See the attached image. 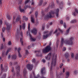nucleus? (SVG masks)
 Wrapping results in <instances>:
<instances>
[{"label": "nucleus", "mask_w": 78, "mask_h": 78, "mask_svg": "<svg viewBox=\"0 0 78 78\" xmlns=\"http://www.w3.org/2000/svg\"><path fill=\"white\" fill-rule=\"evenodd\" d=\"M1 70L2 71H3L4 69L3 68V65L1 64Z\"/></svg>", "instance_id": "obj_36"}, {"label": "nucleus", "mask_w": 78, "mask_h": 78, "mask_svg": "<svg viewBox=\"0 0 78 78\" xmlns=\"http://www.w3.org/2000/svg\"><path fill=\"white\" fill-rule=\"evenodd\" d=\"M56 2L57 4L59 5V0H56Z\"/></svg>", "instance_id": "obj_41"}, {"label": "nucleus", "mask_w": 78, "mask_h": 78, "mask_svg": "<svg viewBox=\"0 0 78 78\" xmlns=\"http://www.w3.org/2000/svg\"><path fill=\"white\" fill-rule=\"evenodd\" d=\"M30 78H40L39 76V75L37 74V77L35 76V74H34V71L33 72L32 74L30 75ZM41 78H46L45 77H44V76H41Z\"/></svg>", "instance_id": "obj_6"}, {"label": "nucleus", "mask_w": 78, "mask_h": 78, "mask_svg": "<svg viewBox=\"0 0 78 78\" xmlns=\"http://www.w3.org/2000/svg\"><path fill=\"white\" fill-rule=\"evenodd\" d=\"M20 11L21 12H23V13L25 12V10H20Z\"/></svg>", "instance_id": "obj_54"}, {"label": "nucleus", "mask_w": 78, "mask_h": 78, "mask_svg": "<svg viewBox=\"0 0 78 78\" xmlns=\"http://www.w3.org/2000/svg\"><path fill=\"white\" fill-rule=\"evenodd\" d=\"M66 50V48L65 47H64L63 48V49H62V51H65V50Z\"/></svg>", "instance_id": "obj_58"}, {"label": "nucleus", "mask_w": 78, "mask_h": 78, "mask_svg": "<svg viewBox=\"0 0 78 78\" xmlns=\"http://www.w3.org/2000/svg\"><path fill=\"white\" fill-rule=\"evenodd\" d=\"M50 50H51V48L50 46H47L43 50V52L44 53H48Z\"/></svg>", "instance_id": "obj_7"}, {"label": "nucleus", "mask_w": 78, "mask_h": 78, "mask_svg": "<svg viewBox=\"0 0 78 78\" xmlns=\"http://www.w3.org/2000/svg\"><path fill=\"white\" fill-rule=\"evenodd\" d=\"M27 71L26 70V69H24L23 71V76L24 78H27V77H25L26 76H27Z\"/></svg>", "instance_id": "obj_15"}, {"label": "nucleus", "mask_w": 78, "mask_h": 78, "mask_svg": "<svg viewBox=\"0 0 78 78\" xmlns=\"http://www.w3.org/2000/svg\"><path fill=\"white\" fill-rule=\"evenodd\" d=\"M71 58H74V54L73 53H72L71 54Z\"/></svg>", "instance_id": "obj_46"}, {"label": "nucleus", "mask_w": 78, "mask_h": 78, "mask_svg": "<svg viewBox=\"0 0 78 78\" xmlns=\"http://www.w3.org/2000/svg\"><path fill=\"white\" fill-rule=\"evenodd\" d=\"M52 23H53L52 22H51V23H50V24H49V25H48V24L47 25V28H48V27H49V25H52Z\"/></svg>", "instance_id": "obj_39"}, {"label": "nucleus", "mask_w": 78, "mask_h": 78, "mask_svg": "<svg viewBox=\"0 0 78 78\" xmlns=\"http://www.w3.org/2000/svg\"><path fill=\"white\" fill-rule=\"evenodd\" d=\"M38 14V12H36L35 14V18H37V14Z\"/></svg>", "instance_id": "obj_38"}, {"label": "nucleus", "mask_w": 78, "mask_h": 78, "mask_svg": "<svg viewBox=\"0 0 78 78\" xmlns=\"http://www.w3.org/2000/svg\"><path fill=\"white\" fill-rule=\"evenodd\" d=\"M73 40V38L71 37L69 39V40L66 39L64 41V38H62L61 39V46H62L64 43L67 44V45H72L73 44V42L72 41Z\"/></svg>", "instance_id": "obj_1"}, {"label": "nucleus", "mask_w": 78, "mask_h": 78, "mask_svg": "<svg viewBox=\"0 0 78 78\" xmlns=\"http://www.w3.org/2000/svg\"><path fill=\"white\" fill-rule=\"evenodd\" d=\"M51 53H50L46 57V59H48V60H50V58H51Z\"/></svg>", "instance_id": "obj_18"}, {"label": "nucleus", "mask_w": 78, "mask_h": 78, "mask_svg": "<svg viewBox=\"0 0 78 78\" xmlns=\"http://www.w3.org/2000/svg\"><path fill=\"white\" fill-rule=\"evenodd\" d=\"M28 54V52L27 50L26 51L25 55L26 56H27V55Z\"/></svg>", "instance_id": "obj_44"}, {"label": "nucleus", "mask_w": 78, "mask_h": 78, "mask_svg": "<svg viewBox=\"0 0 78 78\" xmlns=\"http://www.w3.org/2000/svg\"><path fill=\"white\" fill-rule=\"evenodd\" d=\"M35 59H33V60H32L33 62H35Z\"/></svg>", "instance_id": "obj_60"}, {"label": "nucleus", "mask_w": 78, "mask_h": 78, "mask_svg": "<svg viewBox=\"0 0 78 78\" xmlns=\"http://www.w3.org/2000/svg\"><path fill=\"white\" fill-rule=\"evenodd\" d=\"M7 17L8 18V19H11V17H10V15L9 14L7 15Z\"/></svg>", "instance_id": "obj_37"}, {"label": "nucleus", "mask_w": 78, "mask_h": 78, "mask_svg": "<svg viewBox=\"0 0 78 78\" xmlns=\"http://www.w3.org/2000/svg\"><path fill=\"white\" fill-rule=\"evenodd\" d=\"M77 13H78V10H76L73 12L72 14L73 16H76L77 15Z\"/></svg>", "instance_id": "obj_17"}, {"label": "nucleus", "mask_w": 78, "mask_h": 78, "mask_svg": "<svg viewBox=\"0 0 78 78\" xmlns=\"http://www.w3.org/2000/svg\"><path fill=\"white\" fill-rule=\"evenodd\" d=\"M20 20V17H18L16 19V22H18Z\"/></svg>", "instance_id": "obj_32"}, {"label": "nucleus", "mask_w": 78, "mask_h": 78, "mask_svg": "<svg viewBox=\"0 0 78 78\" xmlns=\"http://www.w3.org/2000/svg\"><path fill=\"white\" fill-rule=\"evenodd\" d=\"M3 48V45L2 44V46H1V49L2 50Z\"/></svg>", "instance_id": "obj_47"}, {"label": "nucleus", "mask_w": 78, "mask_h": 78, "mask_svg": "<svg viewBox=\"0 0 78 78\" xmlns=\"http://www.w3.org/2000/svg\"><path fill=\"white\" fill-rule=\"evenodd\" d=\"M10 50H11V48H9L7 51L6 53H5V51H2V56H6L8 55V53H9L10 51Z\"/></svg>", "instance_id": "obj_9"}, {"label": "nucleus", "mask_w": 78, "mask_h": 78, "mask_svg": "<svg viewBox=\"0 0 78 78\" xmlns=\"http://www.w3.org/2000/svg\"><path fill=\"white\" fill-rule=\"evenodd\" d=\"M65 56L66 58V59H67L68 58V57H69V53H66L65 55Z\"/></svg>", "instance_id": "obj_30"}, {"label": "nucleus", "mask_w": 78, "mask_h": 78, "mask_svg": "<svg viewBox=\"0 0 78 78\" xmlns=\"http://www.w3.org/2000/svg\"><path fill=\"white\" fill-rule=\"evenodd\" d=\"M28 6L27 5H25L24 7V8L25 9H26V8H28Z\"/></svg>", "instance_id": "obj_45"}, {"label": "nucleus", "mask_w": 78, "mask_h": 78, "mask_svg": "<svg viewBox=\"0 0 78 78\" xmlns=\"http://www.w3.org/2000/svg\"><path fill=\"white\" fill-rule=\"evenodd\" d=\"M44 29H45V26H43L42 28V31H44Z\"/></svg>", "instance_id": "obj_49"}, {"label": "nucleus", "mask_w": 78, "mask_h": 78, "mask_svg": "<svg viewBox=\"0 0 78 78\" xmlns=\"http://www.w3.org/2000/svg\"><path fill=\"white\" fill-rule=\"evenodd\" d=\"M45 68H42L41 70V73L42 75H44V74H45V73L46 71L45 70Z\"/></svg>", "instance_id": "obj_16"}, {"label": "nucleus", "mask_w": 78, "mask_h": 78, "mask_svg": "<svg viewBox=\"0 0 78 78\" xmlns=\"http://www.w3.org/2000/svg\"><path fill=\"white\" fill-rule=\"evenodd\" d=\"M70 28H68V29H67L66 31V32L65 34V35H67V34H69V31H70Z\"/></svg>", "instance_id": "obj_21"}, {"label": "nucleus", "mask_w": 78, "mask_h": 78, "mask_svg": "<svg viewBox=\"0 0 78 78\" xmlns=\"http://www.w3.org/2000/svg\"><path fill=\"white\" fill-rule=\"evenodd\" d=\"M71 23H76V19L73 20L71 21Z\"/></svg>", "instance_id": "obj_31"}, {"label": "nucleus", "mask_w": 78, "mask_h": 78, "mask_svg": "<svg viewBox=\"0 0 78 78\" xmlns=\"http://www.w3.org/2000/svg\"><path fill=\"white\" fill-rule=\"evenodd\" d=\"M42 62H43L44 63V62H45V60L43 59L42 60Z\"/></svg>", "instance_id": "obj_59"}, {"label": "nucleus", "mask_w": 78, "mask_h": 78, "mask_svg": "<svg viewBox=\"0 0 78 78\" xmlns=\"http://www.w3.org/2000/svg\"><path fill=\"white\" fill-rule=\"evenodd\" d=\"M58 13H59V10H56L55 14L56 16L57 17H58Z\"/></svg>", "instance_id": "obj_25"}, {"label": "nucleus", "mask_w": 78, "mask_h": 78, "mask_svg": "<svg viewBox=\"0 0 78 78\" xmlns=\"http://www.w3.org/2000/svg\"><path fill=\"white\" fill-rule=\"evenodd\" d=\"M5 23V24H6V29L7 30H10V27H11V24L7 23Z\"/></svg>", "instance_id": "obj_13"}, {"label": "nucleus", "mask_w": 78, "mask_h": 78, "mask_svg": "<svg viewBox=\"0 0 78 78\" xmlns=\"http://www.w3.org/2000/svg\"><path fill=\"white\" fill-rule=\"evenodd\" d=\"M31 32L34 34H36L37 33V30L36 29L34 28L32 30Z\"/></svg>", "instance_id": "obj_19"}, {"label": "nucleus", "mask_w": 78, "mask_h": 78, "mask_svg": "<svg viewBox=\"0 0 78 78\" xmlns=\"http://www.w3.org/2000/svg\"><path fill=\"white\" fill-rule=\"evenodd\" d=\"M66 20H69V17H67L66 18Z\"/></svg>", "instance_id": "obj_61"}, {"label": "nucleus", "mask_w": 78, "mask_h": 78, "mask_svg": "<svg viewBox=\"0 0 78 78\" xmlns=\"http://www.w3.org/2000/svg\"><path fill=\"white\" fill-rule=\"evenodd\" d=\"M66 78H67L69 76V72H66Z\"/></svg>", "instance_id": "obj_24"}, {"label": "nucleus", "mask_w": 78, "mask_h": 78, "mask_svg": "<svg viewBox=\"0 0 78 78\" xmlns=\"http://www.w3.org/2000/svg\"><path fill=\"white\" fill-rule=\"evenodd\" d=\"M6 77V74H5L2 78H5V77Z\"/></svg>", "instance_id": "obj_51"}, {"label": "nucleus", "mask_w": 78, "mask_h": 78, "mask_svg": "<svg viewBox=\"0 0 78 78\" xmlns=\"http://www.w3.org/2000/svg\"><path fill=\"white\" fill-rule=\"evenodd\" d=\"M31 21L32 23H34V17H31Z\"/></svg>", "instance_id": "obj_27"}, {"label": "nucleus", "mask_w": 78, "mask_h": 78, "mask_svg": "<svg viewBox=\"0 0 78 78\" xmlns=\"http://www.w3.org/2000/svg\"><path fill=\"white\" fill-rule=\"evenodd\" d=\"M75 58H76V59H78V54H77L76 55Z\"/></svg>", "instance_id": "obj_50"}, {"label": "nucleus", "mask_w": 78, "mask_h": 78, "mask_svg": "<svg viewBox=\"0 0 78 78\" xmlns=\"http://www.w3.org/2000/svg\"><path fill=\"white\" fill-rule=\"evenodd\" d=\"M52 31H51L50 32L49 34V32L48 31H45L44 32V34L43 36V39H46V38L50 36V35L52 33Z\"/></svg>", "instance_id": "obj_3"}, {"label": "nucleus", "mask_w": 78, "mask_h": 78, "mask_svg": "<svg viewBox=\"0 0 78 78\" xmlns=\"http://www.w3.org/2000/svg\"><path fill=\"white\" fill-rule=\"evenodd\" d=\"M63 26L65 28H66V23H63Z\"/></svg>", "instance_id": "obj_48"}, {"label": "nucleus", "mask_w": 78, "mask_h": 78, "mask_svg": "<svg viewBox=\"0 0 78 78\" xmlns=\"http://www.w3.org/2000/svg\"><path fill=\"white\" fill-rule=\"evenodd\" d=\"M2 32H4V31H5V27H3L2 28Z\"/></svg>", "instance_id": "obj_52"}, {"label": "nucleus", "mask_w": 78, "mask_h": 78, "mask_svg": "<svg viewBox=\"0 0 78 78\" xmlns=\"http://www.w3.org/2000/svg\"><path fill=\"white\" fill-rule=\"evenodd\" d=\"M21 37H20V42L21 43V45H23V36H22V32L20 33Z\"/></svg>", "instance_id": "obj_11"}, {"label": "nucleus", "mask_w": 78, "mask_h": 78, "mask_svg": "<svg viewBox=\"0 0 78 78\" xmlns=\"http://www.w3.org/2000/svg\"><path fill=\"white\" fill-rule=\"evenodd\" d=\"M78 73V70H75L74 72V73L75 75H76Z\"/></svg>", "instance_id": "obj_40"}, {"label": "nucleus", "mask_w": 78, "mask_h": 78, "mask_svg": "<svg viewBox=\"0 0 78 78\" xmlns=\"http://www.w3.org/2000/svg\"><path fill=\"white\" fill-rule=\"evenodd\" d=\"M59 32H60L61 33H63V31L61 29L58 28V29H56V30L54 32V34H55L56 35H57V36H58L59 34H60V33H59Z\"/></svg>", "instance_id": "obj_5"}, {"label": "nucleus", "mask_w": 78, "mask_h": 78, "mask_svg": "<svg viewBox=\"0 0 78 78\" xmlns=\"http://www.w3.org/2000/svg\"><path fill=\"white\" fill-rule=\"evenodd\" d=\"M55 12L53 11H52L51 12H49V15H47V16H45V19H47L48 18H51V14H54Z\"/></svg>", "instance_id": "obj_10"}, {"label": "nucleus", "mask_w": 78, "mask_h": 78, "mask_svg": "<svg viewBox=\"0 0 78 78\" xmlns=\"http://www.w3.org/2000/svg\"><path fill=\"white\" fill-rule=\"evenodd\" d=\"M60 23L62 24H63V21L62 20H61L60 21Z\"/></svg>", "instance_id": "obj_55"}, {"label": "nucleus", "mask_w": 78, "mask_h": 78, "mask_svg": "<svg viewBox=\"0 0 78 78\" xmlns=\"http://www.w3.org/2000/svg\"><path fill=\"white\" fill-rule=\"evenodd\" d=\"M51 8L52 9V8H55V4H54L53 3L52 4H51V6H50Z\"/></svg>", "instance_id": "obj_28"}, {"label": "nucleus", "mask_w": 78, "mask_h": 78, "mask_svg": "<svg viewBox=\"0 0 78 78\" xmlns=\"http://www.w3.org/2000/svg\"><path fill=\"white\" fill-rule=\"evenodd\" d=\"M30 24L29 23H28V31L27 32V34L28 36H29V37H30V40L32 41H34L36 40V38H32V37L30 34Z\"/></svg>", "instance_id": "obj_2"}, {"label": "nucleus", "mask_w": 78, "mask_h": 78, "mask_svg": "<svg viewBox=\"0 0 78 78\" xmlns=\"http://www.w3.org/2000/svg\"><path fill=\"white\" fill-rule=\"evenodd\" d=\"M62 66H63V64L62 63L61 64V65L60 66V68H61V67H62Z\"/></svg>", "instance_id": "obj_56"}, {"label": "nucleus", "mask_w": 78, "mask_h": 78, "mask_svg": "<svg viewBox=\"0 0 78 78\" xmlns=\"http://www.w3.org/2000/svg\"><path fill=\"white\" fill-rule=\"evenodd\" d=\"M16 76H20V74H19V72H20V67L19 66L16 69Z\"/></svg>", "instance_id": "obj_12"}, {"label": "nucleus", "mask_w": 78, "mask_h": 78, "mask_svg": "<svg viewBox=\"0 0 78 78\" xmlns=\"http://www.w3.org/2000/svg\"><path fill=\"white\" fill-rule=\"evenodd\" d=\"M32 67H33V66L31 65H30V64H28L27 65V69H29L30 70H32Z\"/></svg>", "instance_id": "obj_14"}, {"label": "nucleus", "mask_w": 78, "mask_h": 78, "mask_svg": "<svg viewBox=\"0 0 78 78\" xmlns=\"http://www.w3.org/2000/svg\"><path fill=\"white\" fill-rule=\"evenodd\" d=\"M19 10H23V9H21V5H19Z\"/></svg>", "instance_id": "obj_42"}, {"label": "nucleus", "mask_w": 78, "mask_h": 78, "mask_svg": "<svg viewBox=\"0 0 78 78\" xmlns=\"http://www.w3.org/2000/svg\"><path fill=\"white\" fill-rule=\"evenodd\" d=\"M23 20H24L25 21H27L28 20V18L26 17V16H24L23 17Z\"/></svg>", "instance_id": "obj_26"}, {"label": "nucleus", "mask_w": 78, "mask_h": 78, "mask_svg": "<svg viewBox=\"0 0 78 78\" xmlns=\"http://www.w3.org/2000/svg\"><path fill=\"white\" fill-rule=\"evenodd\" d=\"M30 0H27V1H26L25 2V5H27V4H28V3H29V2H30Z\"/></svg>", "instance_id": "obj_33"}, {"label": "nucleus", "mask_w": 78, "mask_h": 78, "mask_svg": "<svg viewBox=\"0 0 78 78\" xmlns=\"http://www.w3.org/2000/svg\"><path fill=\"white\" fill-rule=\"evenodd\" d=\"M19 36H20V33H19V29H18L16 32V36L15 37V39H16V41H18L19 39Z\"/></svg>", "instance_id": "obj_8"}, {"label": "nucleus", "mask_w": 78, "mask_h": 78, "mask_svg": "<svg viewBox=\"0 0 78 78\" xmlns=\"http://www.w3.org/2000/svg\"><path fill=\"white\" fill-rule=\"evenodd\" d=\"M54 58V56H52V60L53 61L51 62V69H52V67H53V66H56V56H55L54 60H53Z\"/></svg>", "instance_id": "obj_4"}, {"label": "nucleus", "mask_w": 78, "mask_h": 78, "mask_svg": "<svg viewBox=\"0 0 78 78\" xmlns=\"http://www.w3.org/2000/svg\"><path fill=\"white\" fill-rule=\"evenodd\" d=\"M11 41H9L8 42V44L9 45H11Z\"/></svg>", "instance_id": "obj_57"}, {"label": "nucleus", "mask_w": 78, "mask_h": 78, "mask_svg": "<svg viewBox=\"0 0 78 78\" xmlns=\"http://www.w3.org/2000/svg\"><path fill=\"white\" fill-rule=\"evenodd\" d=\"M12 59H16V58L17 56L15 55H12Z\"/></svg>", "instance_id": "obj_29"}, {"label": "nucleus", "mask_w": 78, "mask_h": 78, "mask_svg": "<svg viewBox=\"0 0 78 78\" xmlns=\"http://www.w3.org/2000/svg\"><path fill=\"white\" fill-rule=\"evenodd\" d=\"M47 2H45V3H44V5H47Z\"/></svg>", "instance_id": "obj_62"}, {"label": "nucleus", "mask_w": 78, "mask_h": 78, "mask_svg": "<svg viewBox=\"0 0 78 78\" xmlns=\"http://www.w3.org/2000/svg\"><path fill=\"white\" fill-rule=\"evenodd\" d=\"M32 2L31 3V5H33V6H34V1H33V0H32Z\"/></svg>", "instance_id": "obj_43"}, {"label": "nucleus", "mask_w": 78, "mask_h": 78, "mask_svg": "<svg viewBox=\"0 0 78 78\" xmlns=\"http://www.w3.org/2000/svg\"><path fill=\"white\" fill-rule=\"evenodd\" d=\"M27 48L28 49H30V46H28Z\"/></svg>", "instance_id": "obj_64"}, {"label": "nucleus", "mask_w": 78, "mask_h": 78, "mask_svg": "<svg viewBox=\"0 0 78 78\" xmlns=\"http://www.w3.org/2000/svg\"><path fill=\"white\" fill-rule=\"evenodd\" d=\"M20 48H19L18 49V53H19V58H21L22 55L20 54V52H19V51H20Z\"/></svg>", "instance_id": "obj_22"}, {"label": "nucleus", "mask_w": 78, "mask_h": 78, "mask_svg": "<svg viewBox=\"0 0 78 78\" xmlns=\"http://www.w3.org/2000/svg\"><path fill=\"white\" fill-rule=\"evenodd\" d=\"M2 20H0V25H2Z\"/></svg>", "instance_id": "obj_53"}, {"label": "nucleus", "mask_w": 78, "mask_h": 78, "mask_svg": "<svg viewBox=\"0 0 78 78\" xmlns=\"http://www.w3.org/2000/svg\"><path fill=\"white\" fill-rule=\"evenodd\" d=\"M15 19H16V16H13V20H14Z\"/></svg>", "instance_id": "obj_63"}, {"label": "nucleus", "mask_w": 78, "mask_h": 78, "mask_svg": "<svg viewBox=\"0 0 78 78\" xmlns=\"http://www.w3.org/2000/svg\"><path fill=\"white\" fill-rule=\"evenodd\" d=\"M42 3H43V0H40L39 1V5H41Z\"/></svg>", "instance_id": "obj_35"}, {"label": "nucleus", "mask_w": 78, "mask_h": 78, "mask_svg": "<svg viewBox=\"0 0 78 78\" xmlns=\"http://www.w3.org/2000/svg\"><path fill=\"white\" fill-rule=\"evenodd\" d=\"M2 6H3L2 0H0V7H2Z\"/></svg>", "instance_id": "obj_34"}, {"label": "nucleus", "mask_w": 78, "mask_h": 78, "mask_svg": "<svg viewBox=\"0 0 78 78\" xmlns=\"http://www.w3.org/2000/svg\"><path fill=\"white\" fill-rule=\"evenodd\" d=\"M60 5V8L61 9H62V7H63V2L62 1L59 4Z\"/></svg>", "instance_id": "obj_20"}, {"label": "nucleus", "mask_w": 78, "mask_h": 78, "mask_svg": "<svg viewBox=\"0 0 78 78\" xmlns=\"http://www.w3.org/2000/svg\"><path fill=\"white\" fill-rule=\"evenodd\" d=\"M22 27H23V29L24 30L25 29V23H24L23 24V27L22 26H20V30L22 28Z\"/></svg>", "instance_id": "obj_23"}]
</instances>
